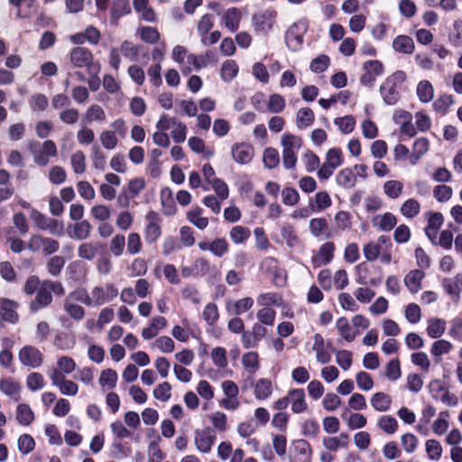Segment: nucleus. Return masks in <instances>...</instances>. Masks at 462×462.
<instances>
[{
  "instance_id": "35",
  "label": "nucleus",
  "mask_w": 462,
  "mask_h": 462,
  "mask_svg": "<svg viewBox=\"0 0 462 462\" xmlns=\"http://www.w3.org/2000/svg\"><path fill=\"white\" fill-rule=\"evenodd\" d=\"M92 226L88 220L76 222L72 226L69 236L76 240H85L89 237Z\"/></svg>"
},
{
  "instance_id": "55",
  "label": "nucleus",
  "mask_w": 462,
  "mask_h": 462,
  "mask_svg": "<svg viewBox=\"0 0 462 462\" xmlns=\"http://www.w3.org/2000/svg\"><path fill=\"white\" fill-rule=\"evenodd\" d=\"M70 163L74 173L81 174L86 171V156L82 151L75 152L70 157Z\"/></svg>"
},
{
  "instance_id": "17",
  "label": "nucleus",
  "mask_w": 462,
  "mask_h": 462,
  "mask_svg": "<svg viewBox=\"0 0 462 462\" xmlns=\"http://www.w3.org/2000/svg\"><path fill=\"white\" fill-rule=\"evenodd\" d=\"M131 12L129 0H113L110 6V23L113 25H117L118 21Z\"/></svg>"
},
{
  "instance_id": "63",
  "label": "nucleus",
  "mask_w": 462,
  "mask_h": 462,
  "mask_svg": "<svg viewBox=\"0 0 462 462\" xmlns=\"http://www.w3.org/2000/svg\"><path fill=\"white\" fill-rule=\"evenodd\" d=\"M402 375L400 361L392 359L385 367V376L390 381H397Z\"/></svg>"
},
{
  "instance_id": "5",
  "label": "nucleus",
  "mask_w": 462,
  "mask_h": 462,
  "mask_svg": "<svg viewBox=\"0 0 462 462\" xmlns=\"http://www.w3.org/2000/svg\"><path fill=\"white\" fill-rule=\"evenodd\" d=\"M30 217L34 223L35 226L41 230H47L51 235L54 236H62L64 232V226L62 222L49 217L46 215L42 214L37 209H32L30 213Z\"/></svg>"
},
{
  "instance_id": "38",
  "label": "nucleus",
  "mask_w": 462,
  "mask_h": 462,
  "mask_svg": "<svg viewBox=\"0 0 462 462\" xmlns=\"http://www.w3.org/2000/svg\"><path fill=\"white\" fill-rule=\"evenodd\" d=\"M336 327L339 335L347 342L354 341L359 334L358 331H354L352 329L347 319L345 317H341L337 320Z\"/></svg>"
},
{
  "instance_id": "2",
  "label": "nucleus",
  "mask_w": 462,
  "mask_h": 462,
  "mask_svg": "<svg viewBox=\"0 0 462 462\" xmlns=\"http://www.w3.org/2000/svg\"><path fill=\"white\" fill-rule=\"evenodd\" d=\"M281 144L283 167L286 170H291L297 164V152L302 146V139L295 134L284 133L281 139Z\"/></svg>"
},
{
  "instance_id": "25",
  "label": "nucleus",
  "mask_w": 462,
  "mask_h": 462,
  "mask_svg": "<svg viewBox=\"0 0 462 462\" xmlns=\"http://www.w3.org/2000/svg\"><path fill=\"white\" fill-rule=\"evenodd\" d=\"M133 6L143 21L147 23L156 22L157 16L153 8L150 6L149 0H133Z\"/></svg>"
},
{
  "instance_id": "42",
  "label": "nucleus",
  "mask_w": 462,
  "mask_h": 462,
  "mask_svg": "<svg viewBox=\"0 0 462 462\" xmlns=\"http://www.w3.org/2000/svg\"><path fill=\"white\" fill-rule=\"evenodd\" d=\"M315 119L313 111L310 107L300 108L296 115V125L299 129L310 126Z\"/></svg>"
},
{
  "instance_id": "16",
  "label": "nucleus",
  "mask_w": 462,
  "mask_h": 462,
  "mask_svg": "<svg viewBox=\"0 0 462 462\" xmlns=\"http://www.w3.org/2000/svg\"><path fill=\"white\" fill-rule=\"evenodd\" d=\"M335 245L332 242L324 243L312 257V263L315 267L328 264L334 258Z\"/></svg>"
},
{
  "instance_id": "13",
  "label": "nucleus",
  "mask_w": 462,
  "mask_h": 462,
  "mask_svg": "<svg viewBox=\"0 0 462 462\" xmlns=\"http://www.w3.org/2000/svg\"><path fill=\"white\" fill-rule=\"evenodd\" d=\"M254 147L247 143H236L231 147L233 160L241 165L248 164L254 158Z\"/></svg>"
},
{
  "instance_id": "64",
  "label": "nucleus",
  "mask_w": 462,
  "mask_h": 462,
  "mask_svg": "<svg viewBox=\"0 0 462 462\" xmlns=\"http://www.w3.org/2000/svg\"><path fill=\"white\" fill-rule=\"evenodd\" d=\"M426 452L430 459L439 460L442 455V447L436 439H429L425 444Z\"/></svg>"
},
{
  "instance_id": "39",
  "label": "nucleus",
  "mask_w": 462,
  "mask_h": 462,
  "mask_svg": "<svg viewBox=\"0 0 462 462\" xmlns=\"http://www.w3.org/2000/svg\"><path fill=\"white\" fill-rule=\"evenodd\" d=\"M427 334L430 338H439L446 330V321L439 318L428 320Z\"/></svg>"
},
{
  "instance_id": "59",
  "label": "nucleus",
  "mask_w": 462,
  "mask_h": 462,
  "mask_svg": "<svg viewBox=\"0 0 462 462\" xmlns=\"http://www.w3.org/2000/svg\"><path fill=\"white\" fill-rule=\"evenodd\" d=\"M336 362L345 371H347L353 362V354L348 350H335Z\"/></svg>"
},
{
  "instance_id": "1",
  "label": "nucleus",
  "mask_w": 462,
  "mask_h": 462,
  "mask_svg": "<svg viewBox=\"0 0 462 462\" xmlns=\"http://www.w3.org/2000/svg\"><path fill=\"white\" fill-rule=\"evenodd\" d=\"M405 79L406 74L402 70H397L385 79L380 87V94L386 105L393 106L398 102Z\"/></svg>"
},
{
  "instance_id": "34",
  "label": "nucleus",
  "mask_w": 462,
  "mask_h": 462,
  "mask_svg": "<svg viewBox=\"0 0 462 462\" xmlns=\"http://www.w3.org/2000/svg\"><path fill=\"white\" fill-rule=\"evenodd\" d=\"M372 407L377 411H387L392 405V398L390 395L378 392L373 394L370 400Z\"/></svg>"
},
{
  "instance_id": "40",
  "label": "nucleus",
  "mask_w": 462,
  "mask_h": 462,
  "mask_svg": "<svg viewBox=\"0 0 462 462\" xmlns=\"http://www.w3.org/2000/svg\"><path fill=\"white\" fill-rule=\"evenodd\" d=\"M16 420L22 426H29L34 420V412L26 403H21L16 408Z\"/></svg>"
},
{
  "instance_id": "51",
  "label": "nucleus",
  "mask_w": 462,
  "mask_h": 462,
  "mask_svg": "<svg viewBox=\"0 0 462 462\" xmlns=\"http://www.w3.org/2000/svg\"><path fill=\"white\" fill-rule=\"evenodd\" d=\"M334 124L338 127L342 134H348L355 129L356 119L353 116L336 117L334 119Z\"/></svg>"
},
{
  "instance_id": "7",
  "label": "nucleus",
  "mask_w": 462,
  "mask_h": 462,
  "mask_svg": "<svg viewBox=\"0 0 462 462\" xmlns=\"http://www.w3.org/2000/svg\"><path fill=\"white\" fill-rule=\"evenodd\" d=\"M216 439V432L209 427L203 430H198L194 433V443L196 448L204 454H208L211 451Z\"/></svg>"
},
{
  "instance_id": "14",
  "label": "nucleus",
  "mask_w": 462,
  "mask_h": 462,
  "mask_svg": "<svg viewBox=\"0 0 462 462\" xmlns=\"http://www.w3.org/2000/svg\"><path fill=\"white\" fill-rule=\"evenodd\" d=\"M363 69L365 72L362 75L360 82L364 86L374 85L376 78L383 73V65L376 60L365 62Z\"/></svg>"
},
{
  "instance_id": "3",
  "label": "nucleus",
  "mask_w": 462,
  "mask_h": 462,
  "mask_svg": "<svg viewBox=\"0 0 462 462\" xmlns=\"http://www.w3.org/2000/svg\"><path fill=\"white\" fill-rule=\"evenodd\" d=\"M118 295V290L113 283H106L105 286H95L87 297V306L98 307L106 302L112 301Z\"/></svg>"
},
{
  "instance_id": "48",
  "label": "nucleus",
  "mask_w": 462,
  "mask_h": 462,
  "mask_svg": "<svg viewBox=\"0 0 462 462\" xmlns=\"http://www.w3.org/2000/svg\"><path fill=\"white\" fill-rule=\"evenodd\" d=\"M263 162L265 168L273 170L280 163V155L277 149L273 147L265 148L263 152Z\"/></svg>"
},
{
  "instance_id": "22",
  "label": "nucleus",
  "mask_w": 462,
  "mask_h": 462,
  "mask_svg": "<svg viewBox=\"0 0 462 462\" xmlns=\"http://www.w3.org/2000/svg\"><path fill=\"white\" fill-rule=\"evenodd\" d=\"M303 389H292L289 391L290 403L294 413L304 412L308 409Z\"/></svg>"
},
{
  "instance_id": "41",
  "label": "nucleus",
  "mask_w": 462,
  "mask_h": 462,
  "mask_svg": "<svg viewBox=\"0 0 462 462\" xmlns=\"http://www.w3.org/2000/svg\"><path fill=\"white\" fill-rule=\"evenodd\" d=\"M242 365L248 374L254 375L260 368L258 354L254 351L244 354Z\"/></svg>"
},
{
  "instance_id": "21",
  "label": "nucleus",
  "mask_w": 462,
  "mask_h": 462,
  "mask_svg": "<svg viewBox=\"0 0 462 462\" xmlns=\"http://www.w3.org/2000/svg\"><path fill=\"white\" fill-rule=\"evenodd\" d=\"M254 305V300L251 297H245L236 301H227L226 310L229 315L239 316L249 310Z\"/></svg>"
},
{
  "instance_id": "23",
  "label": "nucleus",
  "mask_w": 462,
  "mask_h": 462,
  "mask_svg": "<svg viewBox=\"0 0 462 462\" xmlns=\"http://www.w3.org/2000/svg\"><path fill=\"white\" fill-rule=\"evenodd\" d=\"M215 61V52L211 50H208L205 53L200 55L189 54L187 56L188 64L192 65L197 70L206 68L209 63Z\"/></svg>"
},
{
  "instance_id": "31",
  "label": "nucleus",
  "mask_w": 462,
  "mask_h": 462,
  "mask_svg": "<svg viewBox=\"0 0 462 462\" xmlns=\"http://www.w3.org/2000/svg\"><path fill=\"white\" fill-rule=\"evenodd\" d=\"M423 278L424 273L421 270H412L404 277L405 286L411 293H416L421 288V281Z\"/></svg>"
},
{
  "instance_id": "11",
  "label": "nucleus",
  "mask_w": 462,
  "mask_h": 462,
  "mask_svg": "<svg viewBox=\"0 0 462 462\" xmlns=\"http://www.w3.org/2000/svg\"><path fill=\"white\" fill-rule=\"evenodd\" d=\"M69 59L75 68H87L89 70V67L98 65L93 62L92 52L85 47L73 48L69 53Z\"/></svg>"
},
{
  "instance_id": "9",
  "label": "nucleus",
  "mask_w": 462,
  "mask_h": 462,
  "mask_svg": "<svg viewBox=\"0 0 462 462\" xmlns=\"http://www.w3.org/2000/svg\"><path fill=\"white\" fill-rule=\"evenodd\" d=\"M145 218L147 225L144 229V239L147 244L152 245L162 236L161 218L155 211H149Z\"/></svg>"
},
{
  "instance_id": "50",
  "label": "nucleus",
  "mask_w": 462,
  "mask_h": 462,
  "mask_svg": "<svg viewBox=\"0 0 462 462\" xmlns=\"http://www.w3.org/2000/svg\"><path fill=\"white\" fill-rule=\"evenodd\" d=\"M383 189L388 198L395 199L402 193L403 184L399 180H391L384 182Z\"/></svg>"
},
{
  "instance_id": "29",
  "label": "nucleus",
  "mask_w": 462,
  "mask_h": 462,
  "mask_svg": "<svg viewBox=\"0 0 462 462\" xmlns=\"http://www.w3.org/2000/svg\"><path fill=\"white\" fill-rule=\"evenodd\" d=\"M223 23L225 26L232 32H236L239 28L241 20V12L236 7L228 8L223 17Z\"/></svg>"
},
{
  "instance_id": "52",
  "label": "nucleus",
  "mask_w": 462,
  "mask_h": 462,
  "mask_svg": "<svg viewBox=\"0 0 462 462\" xmlns=\"http://www.w3.org/2000/svg\"><path fill=\"white\" fill-rule=\"evenodd\" d=\"M66 260L64 257L55 255L51 257L46 263L48 273L51 276H59L65 265Z\"/></svg>"
},
{
  "instance_id": "61",
  "label": "nucleus",
  "mask_w": 462,
  "mask_h": 462,
  "mask_svg": "<svg viewBox=\"0 0 462 462\" xmlns=\"http://www.w3.org/2000/svg\"><path fill=\"white\" fill-rule=\"evenodd\" d=\"M65 311L74 319L81 320L85 316V310L82 306L69 301V299L64 302Z\"/></svg>"
},
{
  "instance_id": "47",
  "label": "nucleus",
  "mask_w": 462,
  "mask_h": 462,
  "mask_svg": "<svg viewBox=\"0 0 462 462\" xmlns=\"http://www.w3.org/2000/svg\"><path fill=\"white\" fill-rule=\"evenodd\" d=\"M401 214L406 218H413L420 212V204L415 199H409L402 203Z\"/></svg>"
},
{
  "instance_id": "18",
  "label": "nucleus",
  "mask_w": 462,
  "mask_h": 462,
  "mask_svg": "<svg viewBox=\"0 0 462 462\" xmlns=\"http://www.w3.org/2000/svg\"><path fill=\"white\" fill-rule=\"evenodd\" d=\"M35 293L36 295L34 300L30 303V310L32 312H37L50 305L52 301V295L51 291L47 290V287H45L42 282Z\"/></svg>"
},
{
  "instance_id": "32",
  "label": "nucleus",
  "mask_w": 462,
  "mask_h": 462,
  "mask_svg": "<svg viewBox=\"0 0 462 462\" xmlns=\"http://www.w3.org/2000/svg\"><path fill=\"white\" fill-rule=\"evenodd\" d=\"M254 397L257 400H266L273 393V384L270 379L261 378L254 384Z\"/></svg>"
},
{
  "instance_id": "49",
  "label": "nucleus",
  "mask_w": 462,
  "mask_h": 462,
  "mask_svg": "<svg viewBox=\"0 0 462 462\" xmlns=\"http://www.w3.org/2000/svg\"><path fill=\"white\" fill-rule=\"evenodd\" d=\"M117 379V373L108 368L101 372L99 383L104 389L112 390L116 387Z\"/></svg>"
},
{
  "instance_id": "43",
  "label": "nucleus",
  "mask_w": 462,
  "mask_h": 462,
  "mask_svg": "<svg viewBox=\"0 0 462 462\" xmlns=\"http://www.w3.org/2000/svg\"><path fill=\"white\" fill-rule=\"evenodd\" d=\"M229 236L234 244L241 245L249 239L251 231L248 227L244 226H235L231 228Z\"/></svg>"
},
{
  "instance_id": "37",
  "label": "nucleus",
  "mask_w": 462,
  "mask_h": 462,
  "mask_svg": "<svg viewBox=\"0 0 462 462\" xmlns=\"http://www.w3.org/2000/svg\"><path fill=\"white\" fill-rule=\"evenodd\" d=\"M259 306L269 308L270 306L281 307L283 304L282 296L277 292H264L257 297Z\"/></svg>"
},
{
  "instance_id": "15",
  "label": "nucleus",
  "mask_w": 462,
  "mask_h": 462,
  "mask_svg": "<svg viewBox=\"0 0 462 462\" xmlns=\"http://www.w3.org/2000/svg\"><path fill=\"white\" fill-rule=\"evenodd\" d=\"M312 350L316 353V360L320 364H328L331 360V355L328 351L329 343L325 345L323 337L319 333L313 336Z\"/></svg>"
},
{
  "instance_id": "24",
  "label": "nucleus",
  "mask_w": 462,
  "mask_h": 462,
  "mask_svg": "<svg viewBox=\"0 0 462 462\" xmlns=\"http://www.w3.org/2000/svg\"><path fill=\"white\" fill-rule=\"evenodd\" d=\"M335 180L341 188L350 189L356 184V175L352 168L346 167L337 173Z\"/></svg>"
},
{
  "instance_id": "20",
  "label": "nucleus",
  "mask_w": 462,
  "mask_h": 462,
  "mask_svg": "<svg viewBox=\"0 0 462 462\" xmlns=\"http://www.w3.org/2000/svg\"><path fill=\"white\" fill-rule=\"evenodd\" d=\"M371 222L379 231L389 232L396 226L397 218L393 213L386 212L374 216Z\"/></svg>"
},
{
  "instance_id": "45",
  "label": "nucleus",
  "mask_w": 462,
  "mask_h": 462,
  "mask_svg": "<svg viewBox=\"0 0 462 462\" xmlns=\"http://www.w3.org/2000/svg\"><path fill=\"white\" fill-rule=\"evenodd\" d=\"M202 211L201 208L197 207L187 214L188 220L200 230L205 229L208 225V219L202 216Z\"/></svg>"
},
{
  "instance_id": "33",
  "label": "nucleus",
  "mask_w": 462,
  "mask_h": 462,
  "mask_svg": "<svg viewBox=\"0 0 462 462\" xmlns=\"http://www.w3.org/2000/svg\"><path fill=\"white\" fill-rule=\"evenodd\" d=\"M106 120L105 110L101 106L94 104L91 105L85 112L83 121L87 124L92 122L104 123Z\"/></svg>"
},
{
  "instance_id": "60",
  "label": "nucleus",
  "mask_w": 462,
  "mask_h": 462,
  "mask_svg": "<svg viewBox=\"0 0 462 462\" xmlns=\"http://www.w3.org/2000/svg\"><path fill=\"white\" fill-rule=\"evenodd\" d=\"M19 451L23 455H27L34 449L35 441L29 434H22L17 440Z\"/></svg>"
},
{
  "instance_id": "30",
  "label": "nucleus",
  "mask_w": 462,
  "mask_h": 462,
  "mask_svg": "<svg viewBox=\"0 0 462 462\" xmlns=\"http://www.w3.org/2000/svg\"><path fill=\"white\" fill-rule=\"evenodd\" d=\"M393 48L399 53L411 54L415 49V44L411 37L398 35L393 42Z\"/></svg>"
},
{
  "instance_id": "46",
  "label": "nucleus",
  "mask_w": 462,
  "mask_h": 462,
  "mask_svg": "<svg viewBox=\"0 0 462 462\" xmlns=\"http://www.w3.org/2000/svg\"><path fill=\"white\" fill-rule=\"evenodd\" d=\"M238 73V65L234 60H227L223 62L220 69L221 79L225 82H230Z\"/></svg>"
},
{
  "instance_id": "28",
  "label": "nucleus",
  "mask_w": 462,
  "mask_h": 462,
  "mask_svg": "<svg viewBox=\"0 0 462 462\" xmlns=\"http://www.w3.org/2000/svg\"><path fill=\"white\" fill-rule=\"evenodd\" d=\"M428 150L429 140L427 138L420 137L416 139L412 146V153L409 157L410 163L416 165Z\"/></svg>"
},
{
  "instance_id": "54",
  "label": "nucleus",
  "mask_w": 462,
  "mask_h": 462,
  "mask_svg": "<svg viewBox=\"0 0 462 462\" xmlns=\"http://www.w3.org/2000/svg\"><path fill=\"white\" fill-rule=\"evenodd\" d=\"M377 424L378 427L387 434L395 433L398 428V422L396 419L390 415L381 416Z\"/></svg>"
},
{
  "instance_id": "62",
  "label": "nucleus",
  "mask_w": 462,
  "mask_h": 462,
  "mask_svg": "<svg viewBox=\"0 0 462 462\" xmlns=\"http://www.w3.org/2000/svg\"><path fill=\"white\" fill-rule=\"evenodd\" d=\"M285 107V99L279 94H273L269 97L267 108L271 113H281Z\"/></svg>"
},
{
  "instance_id": "58",
  "label": "nucleus",
  "mask_w": 462,
  "mask_h": 462,
  "mask_svg": "<svg viewBox=\"0 0 462 462\" xmlns=\"http://www.w3.org/2000/svg\"><path fill=\"white\" fill-rule=\"evenodd\" d=\"M259 322L264 326H273L275 322L276 311L271 308L263 307L256 313Z\"/></svg>"
},
{
  "instance_id": "26",
  "label": "nucleus",
  "mask_w": 462,
  "mask_h": 462,
  "mask_svg": "<svg viewBox=\"0 0 462 462\" xmlns=\"http://www.w3.org/2000/svg\"><path fill=\"white\" fill-rule=\"evenodd\" d=\"M20 390L19 383L15 382L13 378L6 377L0 380V391L14 402H18L21 399Z\"/></svg>"
},
{
  "instance_id": "36",
  "label": "nucleus",
  "mask_w": 462,
  "mask_h": 462,
  "mask_svg": "<svg viewBox=\"0 0 462 462\" xmlns=\"http://www.w3.org/2000/svg\"><path fill=\"white\" fill-rule=\"evenodd\" d=\"M453 348L452 344L446 339H439L433 342L430 347V354L437 363L442 360L443 355L448 354Z\"/></svg>"
},
{
  "instance_id": "19",
  "label": "nucleus",
  "mask_w": 462,
  "mask_h": 462,
  "mask_svg": "<svg viewBox=\"0 0 462 462\" xmlns=\"http://www.w3.org/2000/svg\"><path fill=\"white\" fill-rule=\"evenodd\" d=\"M17 303L8 299H1L0 300V316L4 321L15 324L19 316L16 312Z\"/></svg>"
},
{
  "instance_id": "12",
  "label": "nucleus",
  "mask_w": 462,
  "mask_h": 462,
  "mask_svg": "<svg viewBox=\"0 0 462 462\" xmlns=\"http://www.w3.org/2000/svg\"><path fill=\"white\" fill-rule=\"evenodd\" d=\"M311 448L304 439H298L293 442L290 451V462H311Z\"/></svg>"
},
{
  "instance_id": "53",
  "label": "nucleus",
  "mask_w": 462,
  "mask_h": 462,
  "mask_svg": "<svg viewBox=\"0 0 462 462\" xmlns=\"http://www.w3.org/2000/svg\"><path fill=\"white\" fill-rule=\"evenodd\" d=\"M202 317L208 325H215L219 318L217 304H215L214 302L208 303L202 311Z\"/></svg>"
},
{
  "instance_id": "8",
  "label": "nucleus",
  "mask_w": 462,
  "mask_h": 462,
  "mask_svg": "<svg viewBox=\"0 0 462 462\" xmlns=\"http://www.w3.org/2000/svg\"><path fill=\"white\" fill-rule=\"evenodd\" d=\"M18 358L22 365L31 367L38 368L43 362L42 353L33 346H24L18 353Z\"/></svg>"
},
{
  "instance_id": "57",
  "label": "nucleus",
  "mask_w": 462,
  "mask_h": 462,
  "mask_svg": "<svg viewBox=\"0 0 462 462\" xmlns=\"http://www.w3.org/2000/svg\"><path fill=\"white\" fill-rule=\"evenodd\" d=\"M125 247V237L124 235L117 234L112 237L109 243V250L111 254L116 257L123 254Z\"/></svg>"
},
{
  "instance_id": "4",
  "label": "nucleus",
  "mask_w": 462,
  "mask_h": 462,
  "mask_svg": "<svg viewBox=\"0 0 462 462\" xmlns=\"http://www.w3.org/2000/svg\"><path fill=\"white\" fill-rule=\"evenodd\" d=\"M277 12L272 9L259 11L253 14L251 24L257 34L266 36L276 23Z\"/></svg>"
},
{
  "instance_id": "56",
  "label": "nucleus",
  "mask_w": 462,
  "mask_h": 462,
  "mask_svg": "<svg viewBox=\"0 0 462 462\" xmlns=\"http://www.w3.org/2000/svg\"><path fill=\"white\" fill-rule=\"evenodd\" d=\"M49 101L44 94H34L29 99V105L32 111L42 112L48 106Z\"/></svg>"
},
{
  "instance_id": "10",
  "label": "nucleus",
  "mask_w": 462,
  "mask_h": 462,
  "mask_svg": "<svg viewBox=\"0 0 462 462\" xmlns=\"http://www.w3.org/2000/svg\"><path fill=\"white\" fill-rule=\"evenodd\" d=\"M307 26L303 23L293 24L286 32L285 41L288 48L292 51H299L304 42V33Z\"/></svg>"
},
{
  "instance_id": "27",
  "label": "nucleus",
  "mask_w": 462,
  "mask_h": 462,
  "mask_svg": "<svg viewBox=\"0 0 462 462\" xmlns=\"http://www.w3.org/2000/svg\"><path fill=\"white\" fill-rule=\"evenodd\" d=\"M167 326V320L164 317L157 316L154 317L150 325L142 330V337L149 340L154 337L160 330L164 328Z\"/></svg>"
},
{
  "instance_id": "6",
  "label": "nucleus",
  "mask_w": 462,
  "mask_h": 462,
  "mask_svg": "<svg viewBox=\"0 0 462 462\" xmlns=\"http://www.w3.org/2000/svg\"><path fill=\"white\" fill-rule=\"evenodd\" d=\"M31 153L33 157V162L40 167H44L50 162L51 157H56L58 150L55 143L52 140L44 141L39 149H31Z\"/></svg>"
},
{
  "instance_id": "44",
  "label": "nucleus",
  "mask_w": 462,
  "mask_h": 462,
  "mask_svg": "<svg viewBox=\"0 0 462 462\" xmlns=\"http://www.w3.org/2000/svg\"><path fill=\"white\" fill-rule=\"evenodd\" d=\"M416 92L420 101L422 103H429L434 97L433 87L428 80L420 81Z\"/></svg>"
}]
</instances>
